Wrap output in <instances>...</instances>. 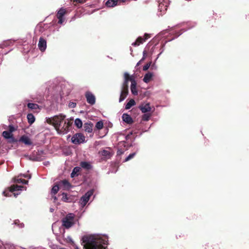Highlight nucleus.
I'll list each match as a JSON object with an SVG mask.
<instances>
[{"instance_id": "12", "label": "nucleus", "mask_w": 249, "mask_h": 249, "mask_svg": "<svg viewBox=\"0 0 249 249\" xmlns=\"http://www.w3.org/2000/svg\"><path fill=\"white\" fill-rule=\"evenodd\" d=\"M19 142L24 143L25 144L27 145H31L33 143L30 138L26 135L22 136L20 138Z\"/></svg>"}, {"instance_id": "8", "label": "nucleus", "mask_w": 249, "mask_h": 249, "mask_svg": "<svg viewBox=\"0 0 249 249\" xmlns=\"http://www.w3.org/2000/svg\"><path fill=\"white\" fill-rule=\"evenodd\" d=\"M66 13V10L65 9L61 8L57 12L56 17L58 19V23L62 24L64 21V18H63L64 16Z\"/></svg>"}, {"instance_id": "27", "label": "nucleus", "mask_w": 249, "mask_h": 249, "mask_svg": "<svg viewBox=\"0 0 249 249\" xmlns=\"http://www.w3.org/2000/svg\"><path fill=\"white\" fill-rule=\"evenodd\" d=\"M27 118L28 119L29 124H30L34 123L35 121V116L32 113L28 114L27 116Z\"/></svg>"}, {"instance_id": "25", "label": "nucleus", "mask_w": 249, "mask_h": 249, "mask_svg": "<svg viewBox=\"0 0 249 249\" xmlns=\"http://www.w3.org/2000/svg\"><path fill=\"white\" fill-rule=\"evenodd\" d=\"M59 185L60 186H63L64 188H65L66 189H69L71 187L70 183L67 180H62L61 182H60Z\"/></svg>"}, {"instance_id": "41", "label": "nucleus", "mask_w": 249, "mask_h": 249, "mask_svg": "<svg viewBox=\"0 0 249 249\" xmlns=\"http://www.w3.org/2000/svg\"><path fill=\"white\" fill-rule=\"evenodd\" d=\"M73 2H76V3H82L84 2L86 0H71Z\"/></svg>"}, {"instance_id": "40", "label": "nucleus", "mask_w": 249, "mask_h": 249, "mask_svg": "<svg viewBox=\"0 0 249 249\" xmlns=\"http://www.w3.org/2000/svg\"><path fill=\"white\" fill-rule=\"evenodd\" d=\"M15 127L13 125H9V131L10 132V133L12 134L13 132H14L15 130Z\"/></svg>"}, {"instance_id": "33", "label": "nucleus", "mask_w": 249, "mask_h": 249, "mask_svg": "<svg viewBox=\"0 0 249 249\" xmlns=\"http://www.w3.org/2000/svg\"><path fill=\"white\" fill-rule=\"evenodd\" d=\"M95 127L98 130H100L103 127V123L102 121L98 122L95 125Z\"/></svg>"}, {"instance_id": "31", "label": "nucleus", "mask_w": 249, "mask_h": 249, "mask_svg": "<svg viewBox=\"0 0 249 249\" xmlns=\"http://www.w3.org/2000/svg\"><path fill=\"white\" fill-rule=\"evenodd\" d=\"M150 113H145L142 116V120L144 121H147L150 119Z\"/></svg>"}, {"instance_id": "16", "label": "nucleus", "mask_w": 249, "mask_h": 249, "mask_svg": "<svg viewBox=\"0 0 249 249\" xmlns=\"http://www.w3.org/2000/svg\"><path fill=\"white\" fill-rule=\"evenodd\" d=\"M137 83L135 80H133L132 84H131V91L132 93L134 95H137L138 94V91L136 88Z\"/></svg>"}, {"instance_id": "37", "label": "nucleus", "mask_w": 249, "mask_h": 249, "mask_svg": "<svg viewBox=\"0 0 249 249\" xmlns=\"http://www.w3.org/2000/svg\"><path fill=\"white\" fill-rule=\"evenodd\" d=\"M128 81L124 80L122 86V89H128Z\"/></svg>"}, {"instance_id": "1", "label": "nucleus", "mask_w": 249, "mask_h": 249, "mask_svg": "<svg viewBox=\"0 0 249 249\" xmlns=\"http://www.w3.org/2000/svg\"><path fill=\"white\" fill-rule=\"evenodd\" d=\"M83 241L86 244L85 246L86 249H105L100 240L84 236L83 238Z\"/></svg>"}, {"instance_id": "43", "label": "nucleus", "mask_w": 249, "mask_h": 249, "mask_svg": "<svg viewBox=\"0 0 249 249\" xmlns=\"http://www.w3.org/2000/svg\"><path fill=\"white\" fill-rule=\"evenodd\" d=\"M117 4H120L121 2H125L126 0H116Z\"/></svg>"}, {"instance_id": "15", "label": "nucleus", "mask_w": 249, "mask_h": 249, "mask_svg": "<svg viewBox=\"0 0 249 249\" xmlns=\"http://www.w3.org/2000/svg\"><path fill=\"white\" fill-rule=\"evenodd\" d=\"M123 120L128 124H131L133 123V121L130 115L127 114H124L122 116Z\"/></svg>"}, {"instance_id": "20", "label": "nucleus", "mask_w": 249, "mask_h": 249, "mask_svg": "<svg viewBox=\"0 0 249 249\" xmlns=\"http://www.w3.org/2000/svg\"><path fill=\"white\" fill-rule=\"evenodd\" d=\"M145 41V39L141 36H139L137 38L136 40L132 44V45L133 46H138L140 45L141 44L143 43V42Z\"/></svg>"}, {"instance_id": "7", "label": "nucleus", "mask_w": 249, "mask_h": 249, "mask_svg": "<svg viewBox=\"0 0 249 249\" xmlns=\"http://www.w3.org/2000/svg\"><path fill=\"white\" fill-rule=\"evenodd\" d=\"M93 195V192L89 191L87 192L81 198L80 202L81 205L84 207L85 206L87 202L89 201L90 197Z\"/></svg>"}, {"instance_id": "21", "label": "nucleus", "mask_w": 249, "mask_h": 249, "mask_svg": "<svg viewBox=\"0 0 249 249\" xmlns=\"http://www.w3.org/2000/svg\"><path fill=\"white\" fill-rule=\"evenodd\" d=\"M117 5L116 0H106V5L109 7H112Z\"/></svg>"}, {"instance_id": "9", "label": "nucleus", "mask_w": 249, "mask_h": 249, "mask_svg": "<svg viewBox=\"0 0 249 249\" xmlns=\"http://www.w3.org/2000/svg\"><path fill=\"white\" fill-rule=\"evenodd\" d=\"M85 97L87 102L89 104L93 105L95 104V97L91 92L90 91H87L85 93Z\"/></svg>"}, {"instance_id": "28", "label": "nucleus", "mask_w": 249, "mask_h": 249, "mask_svg": "<svg viewBox=\"0 0 249 249\" xmlns=\"http://www.w3.org/2000/svg\"><path fill=\"white\" fill-rule=\"evenodd\" d=\"M27 107L31 109H36L39 108V107L37 104L31 103L27 104Z\"/></svg>"}, {"instance_id": "10", "label": "nucleus", "mask_w": 249, "mask_h": 249, "mask_svg": "<svg viewBox=\"0 0 249 249\" xmlns=\"http://www.w3.org/2000/svg\"><path fill=\"white\" fill-rule=\"evenodd\" d=\"M38 47L41 52H44L47 47L46 40L42 37L39 38Z\"/></svg>"}, {"instance_id": "5", "label": "nucleus", "mask_w": 249, "mask_h": 249, "mask_svg": "<svg viewBox=\"0 0 249 249\" xmlns=\"http://www.w3.org/2000/svg\"><path fill=\"white\" fill-rule=\"evenodd\" d=\"M61 123H60L59 125V129H55L58 133L60 134H66L67 133L70 129V127L72 124V121H64V124L62 126L61 125Z\"/></svg>"}, {"instance_id": "44", "label": "nucleus", "mask_w": 249, "mask_h": 249, "mask_svg": "<svg viewBox=\"0 0 249 249\" xmlns=\"http://www.w3.org/2000/svg\"><path fill=\"white\" fill-rule=\"evenodd\" d=\"M149 37H150V36L148 34H145V35H144V39H145V41L146 39H147L148 38H149Z\"/></svg>"}, {"instance_id": "22", "label": "nucleus", "mask_w": 249, "mask_h": 249, "mask_svg": "<svg viewBox=\"0 0 249 249\" xmlns=\"http://www.w3.org/2000/svg\"><path fill=\"white\" fill-rule=\"evenodd\" d=\"M153 75V73L151 72H148L146 73L144 76L143 81L146 83L149 82L151 80Z\"/></svg>"}, {"instance_id": "46", "label": "nucleus", "mask_w": 249, "mask_h": 249, "mask_svg": "<svg viewBox=\"0 0 249 249\" xmlns=\"http://www.w3.org/2000/svg\"><path fill=\"white\" fill-rule=\"evenodd\" d=\"M75 249H79V248L76 246L75 248Z\"/></svg>"}, {"instance_id": "36", "label": "nucleus", "mask_w": 249, "mask_h": 249, "mask_svg": "<svg viewBox=\"0 0 249 249\" xmlns=\"http://www.w3.org/2000/svg\"><path fill=\"white\" fill-rule=\"evenodd\" d=\"M146 55V51H144L143 52L142 58L137 63V66H139L141 64V63L145 59Z\"/></svg>"}, {"instance_id": "35", "label": "nucleus", "mask_w": 249, "mask_h": 249, "mask_svg": "<svg viewBox=\"0 0 249 249\" xmlns=\"http://www.w3.org/2000/svg\"><path fill=\"white\" fill-rule=\"evenodd\" d=\"M136 152L130 154L128 157L126 158L125 159V161H127L129 160H130L132 159L134 157V156L136 155Z\"/></svg>"}, {"instance_id": "34", "label": "nucleus", "mask_w": 249, "mask_h": 249, "mask_svg": "<svg viewBox=\"0 0 249 249\" xmlns=\"http://www.w3.org/2000/svg\"><path fill=\"white\" fill-rule=\"evenodd\" d=\"M15 181L17 183H22L25 184H27L28 182V180H25V179H22V178H17L15 180Z\"/></svg>"}, {"instance_id": "13", "label": "nucleus", "mask_w": 249, "mask_h": 249, "mask_svg": "<svg viewBox=\"0 0 249 249\" xmlns=\"http://www.w3.org/2000/svg\"><path fill=\"white\" fill-rule=\"evenodd\" d=\"M128 94V89H122L119 98V102L124 101Z\"/></svg>"}, {"instance_id": "14", "label": "nucleus", "mask_w": 249, "mask_h": 249, "mask_svg": "<svg viewBox=\"0 0 249 249\" xmlns=\"http://www.w3.org/2000/svg\"><path fill=\"white\" fill-rule=\"evenodd\" d=\"M2 136L5 139H10L11 142H16L17 141L13 137V134H11L9 131H4L2 133Z\"/></svg>"}, {"instance_id": "26", "label": "nucleus", "mask_w": 249, "mask_h": 249, "mask_svg": "<svg viewBox=\"0 0 249 249\" xmlns=\"http://www.w3.org/2000/svg\"><path fill=\"white\" fill-rule=\"evenodd\" d=\"M136 103L134 99L130 100L125 107L126 109H130L132 106L135 105Z\"/></svg>"}, {"instance_id": "4", "label": "nucleus", "mask_w": 249, "mask_h": 249, "mask_svg": "<svg viewBox=\"0 0 249 249\" xmlns=\"http://www.w3.org/2000/svg\"><path fill=\"white\" fill-rule=\"evenodd\" d=\"M74 216L73 213H69L62 220V226L66 229H69L72 227L74 224Z\"/></svg>"}, {"instance_id": "19", "label": "nucleus", "mask_w": 249, "mask_h": 249, "mask_svg": "<svg viewBox=\"0 0 249 249\" xmlns=\"http://www.w3.org/2000/svg\"><path fill=\"white\" fill-rule=\"evenodd\" d=\"M80 165L82 168L87 170H90L92 167L90 164L87 161H81L80 162Z\"/></svg>"}, {"instance_id": "11", "label": "nucleus", "mask_w": 249, "mask_h": 249, "mask_svg": "<svg viewBox=\"0 0 249 249\" xmlns=\"http://www.w3.org/2000/svg\"><path fill=\"white\" fill-rule=\"evenodd\" d=\"M140 109L142 113H145L149 112L151 111V107L149 103H147L144 105H142L139 106Z\"/></svg>"}, {"instance_id": "24", "label": "nucleus", "mask_w": 249, "mask_h": 249, "mask_svg": "<svg viewBox=\"0 0 249 249\" xmlns=\"http://www.w3.org/2000/svg\"><path fill=\"white\" fill-rule=\"evenodd\" d=\"M80 170L81 168L77 166L74 167L71 174V177L74 178V177L78 176V173L80 172Z\"/></svg>"}, {"instance_id": "39", "label": "nucleus", "mask_w": 249, "mask_h": 249, "mask_svg": "<svg viewBox=\"0 0 249 249\" xmlns=\"http://www.w3.org/2000/svg\"><path fill=\"white\" fill-rule=\"evenodd\" d=\"M76 104L75 103L72 102H70V103L69 104V107L70 108H74L76 107Z\"/></svg>"}, {"instance_id": "42", "label": "nucleus", "mask_w": 249, "mask_h": 249, "mask_svg": "<svg viewBox=\"0 0 249 249\" xmlns=\"http://www.w3.org/2000/svg\"><path fill=\"white\" fill-rule=\"evenodd\" d=\"M124 153V151L123 150L118 149L117 152V155H121L123 154Z\"/></svg>"}, {"instance_id": "45", "label": "nucleus", "mask_w": 249, "mask_h": 249, "mask_svg": "<svg viewBox=\"0 0 249 249\" xmlns=\"http://www.w3.org/2000/svg\"><path fill=\"white\" fill-rule=\"evenodd\" d=\"M53 197L54 200H57V197H56V196H53Z\"/></svg>"}, {"instance_id": "6", "label": "nucleus", "mask_w": 249, "mask_h": 249, "mask_svg": "<svg viewBox=\"0 0 249 249\" xmlns=\"http://www.w3.org/2000/svg\"><path fill=\"white\" fill-rule=\"evenodd\" d=\"M85 136L81 133H77L71 138V142L73 143L77 144L83 142L85 141Z\"/></svg>"}, {"instance_id": "3", "label": "nucleus", "mask_w": 249, "mask_h": 249, "mask_svg": "<svg viewBox=\"0 0 249 249\" xmlns=\"http://www.w3.org/2000/svg\"><path fill=\"white\" fill-rule=\"evenodd\" d=\"M23 187L22 186H19L18 185H12L10 187H8L7 189H5L2 193L4 196L8 197L11 196V194L12 193L15 197H17L18 195V193H16L15 192L19 191L21 190Z\"/></svg>"}, {"instance_id": "23", "label": "nucleus", "mask_w": 249, "mask_h": 249, "mask_svg": "<svg viewBox=\"0 0 249 249\" xmlns=\"http://www.w3.org/2000/svg\"><path fill=\"white\" fill-rule=\"evenodd\" d=\"M124 81L128 82L130 81L131 83L133 80H135L133 76H130L129 74L127 72H125L124 73Z\"/></svg>"}, {"instance_id": "29", "label": "nucleus", "mask_w": 249, "mask_h": 249, "mask_svg": "<svg viewBox=\"0 0 249 249\" xmlns=\"http://www.w3.org/2000/svg\"><path fill=\"white\" fill-rule=\"evenodd\" d=\"M59 187L57 185L53 186L51 190L52 195H55L59 191Z\"/></svg>"}, {"instance_id": "30", "label": "nucleus", "mask_w": 249, "mask_h": 249, "mask_svg": "<svg viewBox=\"0 0 249 249\" xmlns=\"http://www.w3.org/2000/svg\"><path fill=\"white\" fill-rule=\"evenodd\" d=\"M74 124L79 128L82 127L83 125L82 121L79 118L75 119L74 121Z\"/></svg>"}, {"instance_id": "2", "label": "nucleus", "mask_w": 249, "mask_h": 249, "mask_svg": "<svg viewBox=\"0 0 249 249\" xmlns=\"http://www.w3.org/2000/svg\"><path fill=\"white\" fill-rule=\"evenodd\" d=\"M66 117L65 115L60 114L55 115L52 118H48L46 119V122L50 124L53 125L55 129H59L60 123H62Z\"/></svg>"}, {"instance_id": "38", "label": "nucleus", "mask_w": 249, "mask_h": 249, "mask_svg": "<svg viewBox=\"0 0 249 249\" xmlns=\"http://www.w3.org/2000/svg\"><path fill=\"white\" fill-rule=\"evenodd\" d=\"M151 62H150L148 63H147L145 65H144L143 67V71H147L150 67L151 65Z\"/></svg>"}, {"instance_id": "18", "label": "nucleus", "mask_w": 249, "mask_h": 249, "mask_svg": "<svg viewBox=\"0 0 249 249\" xmlns=\"http://www.w3.org/2000/svg\"><path fill=\"white\" fill-rule=\"evenodd\" d=\"M93 124L91 123H85L84 125V130L88 133H91L92 131Z\"/></svg>"}, {"instance_id": "32", "label": "nucleus", "mask_w": 249, "mask_h": 249, "mask_svg": "<svg viewBox=\"0 0 249 249\" xmlns=\"http://www.w3.org/2000/svg\"><path fill=\"white\" fill-rule=\"evenodd\" d=\"M101 154L102 156L107 158H109L110 157V152L106 150H103V151H101Z\"/></svg>"}, {"instance_id": "17", "label": "nucleus", "mask_w": 249, "mask_h": 249, "mask_svg": "<svg viewBox=\"0 0 249 249\" xmlns=\"http://www.w3.org/2000/svg\"><path fill=\"white\" fill-rule=\"evenodd\" d=\"M62 197V200L65 202H71L72 200V198L71 196H68L67 194L65 193H63L61 194Z\"/></svg>"}]
</instances>
